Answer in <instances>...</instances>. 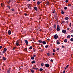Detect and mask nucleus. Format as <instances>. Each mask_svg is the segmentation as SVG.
Masks as SVG:
<instances>
[{
  "mask_svg": "<svg viewBox=\"0 0 73 73\" xmlns=\"http://www.w3.org/2000/svg\"><path fill=\"white\" fill-rule=\"evenodd\" d=\"M64 47H65V46H64L62 45V48H64Z\"/></svg>",
  "mask_w": 73,
  "mask_h": 73,
  "instance_id": "79ce46f5",
  "label": "nucleus"
},
{
  "mask_svg": "<svg viewBox=\"0 0 73 73\" xmlns=\"http://www.w3.org/2000/svg\"><path fill=\"white\" fill-rule=\"evenodd\" d=\"M42 43L44 45H45V44H46V42L45 41H43L42 42Z\"/></svg>",
  "mask_w": 73,
  "mask_h": 73,
  "instance_id": "ddd939ff",
  "label": "nucleus"
},
{
  "mask_svg": "<svg viewBox=\"0 0 73 73\" xmlns=\"http://www.w3.org/2000/svg\"><path fill=\"white\" fill-rule=\"evenodd\" d=\"M8 34L9 35H10L11 34V30H9L8 31Z\"/></svg>",
  "mask_w": 73,
  "mask_h": 73,
  "instance_id": "f8f14e48",
  "label": "nucleus"
},
{
  "mask_svg": "<svg viewBox=\"0 0 73 73\" xmlns=\"http://www.w3.org/2000/svg\"><path fill=\"white\" fill-rule=\"evenodd\" d=\"M48 46V45H47L46 46H45V48H48V46Z\"/></svg>",
  "mask_w": 73,
  "mask_h": 73,
  "instance_id": "58836bf2",
  "label": "nucleus"
},
{
  "mask_svg": "<svg viewBox=\"0 0 73 73\" xmlns=\"http://www.w3.org/2000/svg\"><path fill=\"white\" fill-rule=\"evenodd\" d=\"M12 70V69H11V68H9V70H8L7 71V73H10V72H11V71Z\"/></svg>",
  "mask_w": 73,
  "mask_h": 73,
  "instance_id": "20e7f679",
  "label": "nucleus"
},
{
  "mask_svg": "<svg viewBox=\"0 0 73 73\" xmlns=\"http://www.w3.org/2000/svg\"><path fill=\"white\" fill-rule=\"evenodd\" d=\"M62 33H66V30H63L62 31Z\"/></svg>",
  "mask_w": 73,
  "mask_h": 73,
  "instance_id": "6e6552de",
  "label": "nucleus"
},
{
  "mask_svg": "<svg viewBox=\"0 0 73 73\" xmlns=\"http://www.w3.org/2000/svg\"><path fill=\"white\" fill-rule=\"evenodd\" d=\"M65 73V71H63V73Z\"/></svg>",
  "mask_w": 73,
  "mask_h": 73,
  "instance_id": "338daca9",
  "label": "nucleus"
},
{
  "mask_svg": "<svg viewBox=\"0 0 73 73\" xmlns=\"http://www.w3.org/2000/svg\"><path fill=\"white\" fill-rule=\"evenodd\" d=\"M11 10L12 11H14V9H11Z\"/></svg>",
  "mask_w": 73,
  "mask_h": 73,
  "instance_id": "de8ad7c7",
  "label": "nucleus"
},
{
  "mask_svg": "<svg viewBox=\"0 0 73 73\" xmlns=\"http://www.w3.org/2000/svg\"><path fill=\"white\" fill-rule=\"evenodd\" d=\"M33 56H34V57H36V55H33Z\"/></svg>",
  "mask_w": 73,
  "mask_h": 73,
  "instance_id": "603ef678",
  "label": "nucleus"
},
{
  "mask_svg": "<svg viewBox=\"0 0 73 73\" xmlns=\"http://www.w3.org/2000/svg\"><path fill=\"white\" fill-rule=\"evenodd\" d=\"M69 67V64L65 68V69H66L68 68Z\"/></svg>",
  "mask_w": 73,
  "mask_h": 73,
  "instance_id": "412c9836",
  "label": "nucleus"
},
{
  "mask_svg": "<svg viewBox=\"0 0 73 73\" xmlns=\"http://www.w3.org/2000/svg\"><path fill=\"white\" fill-rule=\"evenodd\" d=\"M2 48H3V47H2V46H0V49H1Z\"/></svg>",
  "mask_w": 73,
  "mask_h": 73,
  "instance_id": "8fccbe9b",
  "label": "nucleus"
},
{
  "mask_svg": "<svg viewBox=\"0 0 73 73\" xmlns=\"http://www.w3.org/2000/svg\"><path fill=\"white\" fill-rule=\"evenodd\" d=\"M54 27L55 29H56V25H54Z\"/></svg>",
  "mask_w": 73,
  "mask_h": 73,
  "instance_id": "72a5a7b5",
  "label": "nucleus"
},
{
  "mask_svg": "<svg viewBox=\"0 0 73 73\" xmlns=\"http://www.w3.org/2000/svg\"><path fill=\"white\" fill-rule=\"evenodd\" d=\"M47 40H48V41H49V40H50V39H49V38H48V39H47Z\"/></svg>",
  "mask_w": 73,
  "mask_h": 73,
  "instance_id": "052dcab7",
  "label": "nucleus"
},
{
  "mask_svg": "<svg viewBox=\"0 0 73 73\" xmlns=\"http://www.w3.org/2000/svg\"><path fill=\"white\" fill-rule=\"evenodd\" d=\"M68 0H66V3H68Z\"/></svg>",
  "mask_w": 73,
  "mask_h": 73,
  "instance_id": "49530a36",
  "label": "nucleus"
},
{
  "mask_svg": "<svg viewBox=\"0 0 73 73\" xmlns=\"http://www.w3.org/2000/svg\"><path fill=\"white\" fill-rule=\"evenodd\" d=\"M64 9H65V10H66L67 9V7H64Z\"/></svg>",
  "mask_w": 73,
  "mask_h": 73,
  "instance_id": "c756f323",
  "label": "nucleus"
},
{
  "mask_svg": "<svg viewBox=\"0 0 73 73\" xmlns=\"http://www.w3.org/2000/svg\"><path fill=\"white\" fill-rule=\"evenodd\" d=\"M50 61H51V62H53V60L52 59H51L50 60Z\"/></svg>",
  "mask_w": 73,
  "mask_h": 73,
  "instance_id": "09e8293b",
  "label": "nucleus"
},
{
  "mask_svg": "<svg viewBox=\"0 0 73 73\" xmlns=\"http://www.w3.org/2000/svg\"><path fill=\"white\" fill-rule=\"evenodd\" d=\"M41 66H44V63H43L42 62V63H41Z\"/></svg>",
  "mask_w": 73,
  "mask_h": 73,
  "instance_id": "2f4dec72",
  "label": "nucleus"
},
{
  "mask_svg": "<svg viewBox=\"0 0 73 73\" xmlns=\"http://www.w3.org/2000/svg\"><path fill=\"white\" fill-rule=\"evenodd\" d=\"M31 60H34L35 59V57L33 56H32L31 57Z\"/></svg>",
  "mask_w": 73,
  "mask_h": 73,
  "instance_id": "6ab92c4d",
  "label": "nucleus"
},
{
  "mask_svg": "<svg viewBox=\"0 0 73 73\" xmlns=\"http://www.w3.org/2000/svg\"><path fill=\"white\" fill-rule=\"evenodd\" d=\"M15 47H14L13 48V50H15Z\"/></svg>",
  "mask_w": 73,
  "mask_h": 73,
  "instance_id": "680f3d73",
  "label": "nucleus"
},
{
  "mask_svg": "<svg viewBox=\"0 0 73 73\" xmlns=\"http://www.w3.org/2000/svg\"><path fill=\"white\" fill-rule=\"evenodd\" d=\"M31 72L32 73H34V70H31Z\"/></svg>",
  "mask_w": 73,
  "mask_h": 73,
  "instance_id": "e433bc0d",
  "label": "nucleus"
},
{
  "mask_svg": "<svg viewBox=\"0 0 73 73\" xmlns=\"http://www.w3.org/2000/svg\"><path fill=\"white\" fill-rule=\"evenodd\" d=\"M66 22L67 23H69V21H67Z\"/></svg>",
  "mask_w": 73,
  "mask_h": 73,
  "instance_id": "0e129e2a",
  "label": "nucleus"
},
{
  "mask_svg": "<svg viewBox=\"0 0 73 73\" xmlns=\"http://www.w3.org/2000/svg\"><path fill=\"white\" fill-rule=\"evenodd\" d=\"M42 40H38V42H39L40 43H41L42 42Z\"/></svg>",
  "mask_w": 73,
  "mask_h": 73,
  "instance_id": "2eb2a0df",
  "label": "nucleus"
},
{
  "mask_svg": "<svg viewBox=\"0 0 73 73\" xmlns=\"http://www.w3.org/2000/svg\"><path fill=\"white\" fill-rule=\"evenodd\" d=\"M28 1H30V0H27Z\"/></svg>",
  "mask_w": 73,
  "mask_h": 73,
  "instance_id": "774afa93",
  "label": "nucleus"
},
{
  "mask_svg": "<svg viewBox=\"0 0 73 73\" xmlns=\"http://www.w3.org/2000/svg\"><path fill=\"white\" fill-rule=\"evenodd\" d=\"M27 6L28 7V8L29 9H31V6H30V4H28Z\"/></svg>",
  "mask_w": 73,
  "mask_h": 73,
  "instance_id": "1a4fd4ad",
  "label": "nucleus"
},
{
  "mask_svg": "<svg viewBox=\"0 0 73 73\" xmlns=\"http://www.w3.org/2000/svg\"><path fill=\"white\" fill-rule=\"evenodd\" d=\"M36 62V61L35 60H33L31 62V63L33 64H34V63H35Z\"/></svg>",
  "mask_w": 73,
  "mask_h": 73,
  "instance_id": "4468645a",
  "label": "nucleus"
},
{
  "mask_svg": "<svg viewBox=\"0 0 73 73\" xmlns=\"http://www.w3.org/2000/svg\"><path fill=\"white\" fill-rule=\"evenodd\" d=\"M33 48V47L32 46H31L29 48V49H32Z\"/></svg>",
  "mask_w": 73,
  "mask_h": 73,
  "instance_id": "c85d7f7f",
  "label": "nucleus"
},
{
  "mask_svg": "<svg viewBox=\"0 0 73 73\" xmlns=\"http://www.w3.org/2000/svg\"><path fill=\"white\" fill-rule=\"evenodd\" d=\"M54 9H52V13H54Z\"/></svg>",
  "mask_w": 73,
  "mask_h": 73,
  "instance_id": "dca6fc26",
  "label": "nucleus"
},
{
  "mask_svg": "<svg viewBox=\"0 0 73 73\" xmlns=\"http://www.w3.org/2000/svg\"><path fill=\"white\" fill-rule=\"evenodd\" d=\"M7 7L8 8H9V9H11V7H10V6H9V5H7Z\"/></svg>",
  "mask_w": 73,
  "mask_h": 73,
  "instance_id": "473e14b6",
  "label": "nucleus"
},
{
  "mask_svg": "<svg viewBox=\"0 0 73 73\" xmlns=\"http://www.w3.org/2000/svg\"><path fill=\"white\" fill-rule=\"evenodd\" d=\"M54 38L55 39H56V40H57V38H58V35H57L56 34L55 35H54Z\"/></svg>",
  "mask_w": 73,
  "mask_h": 73,
  "instance_id": "f257e3e1",
  "label": "nucleus"
},
{
  "mask_svg": "<svg viewBox=\"0 0 73 73\" xmlns=\"http://www.w3.org/2000/svg\"><path fill=\"white\" fill-rule=\"evenodd\" d=\"M33 8L34 9H35V11H37V7H34Z\"/></svg>",
  "mask_w": 73,
  "mask_h": 73,
  "instance_id": "9b49d317",
  "label": "nucleus"
},
{
  "mask_svg": "<svg viewBox=\"0 0 73 73\" xmlns=\"http://www.w3.org/2000/svg\"><path fill=\"white\" fill-rule=\"evenodd\" d=\"M56 43L58 44H60V42H58V41L57 42V43Z\"/></svg>",
  "mask_w": 73,
  "mask_h": 73,
  "instance_id": "4c0bfd02",
  "label": "nucleus"
},
{
  "mask_svg": "<svg viewBox=\"0 0 73 73\" xmlns=\"http://www.w3.org/2000/svg\"><path fill=\"white\" fill-rule=\"evenodd\" d=\"M62 22L63 23V24L65 23V21H62Z\"/></svg>",
  "mask_w": 73,
  "mask_h": 73,
  "instance_id": "ea45409f",
  "label": "nucleus"
},
{
  "mask_svg": "<svg viewBox=\"0 0 73 73\" xmlns=\"http://www.w3.org/2000/svg\"><path fill=\"white\" fill-rule=\"evenodd\" d=\"M4 50L6 52V51H7V48H4Z\"/></svg>",
  "mask_w": 73,
  "mask_h": 73,
  "instance_id": "a878e982",
  "label": "nucleus"
},
{
  "mask_svg": "<svg viewBox=\"0 0 73 73\" xmlns=\"http://www.w3.org/2000/svg\"><path fill=\"white\" fill-rule=\"evenodd\" d=\"M35 68H34V67H33V69H35Z\"/></svg>",
  "mask_w": 73,
  "mask_h": 73,
  "instance_id": "69168bd1",
  "label": "nucleus"
},
{
  "mask_svg": "<svg viewBox=\"0 0 73 73\" xmlns=\"http://www.w3.org/2000/svg\"><path fill=\"white\" fill-rule=\"evenodd\" d=\"M70 40L71 41H72H72H73V38H71L70 39Z\"/></svg>",
  "mask_w": 73,
  "mask_h": 73,
  "instance_id": "f704fd0d",
  "label": "nucleus"
},
{
  "mask_svg": "<svg viewBox=\"0 0 73 73\" xmlns=\"http://www.w3.org/2000/svg\"><path fill=\"white\" fill-rule=\"evenodd\" d=\"M11 1L10 0V1H9V2L7 1L6 2L7 4H9V3H11Z\"/></svg>",
  "mask_w": 73,
  "mask_h": 73,
  "instance_id": "cd10ccee",
  "label": "nucleus"
},
{
  "mask_svg": "<svg viewBox=\"0 0 73 73\" xmlns=\"http://www.w3.org/2000/svg\"><path fill=\"white\" fill-rule=\"evenodd\" d=\"M54 17H55V18H57V15L55 14L54 15Z\"/></svg>",
  "mask_w": 73,
  "mask_h": 73,
  "instance_id": "a211bd4d",
  "label": "nucleus"
},
{
  "mask_svg": "<svg viewBox=\"0 0 73 73\" xmlns=\"http://www.w3.org/2000/svg\"><path fill=\"white\" fill-rule=\"evenodd\" d=\"M59 48H58L57 49V50H59Z\"/></svg>",
  "mask_w": 73,
  "mask_h": 73,
  "instance_id": "13d9d810",
  "label": "nucleus"
},
{
  "mask_svg": "<svg viewBox=\"0 0 73 73\" xmlns=\"http://www.w3.org/2000/svg\"><path fill=\"white\" fill-rule=\"evenodd\" d=\"M55 50L54 49H53V52H55Z\"/></svg>",
  "mask_w": 73,
  "mask_h": 73,
  "instance_id": "3c124183",
  "label": "nucleus"
},
{
  "mask_svg": "<svg viewBox=\"0 0 73 73\" xmlns=\"http://www.w3.org/2000/svg\"><path fill=\"white\" fill-rule=\"evenodd\" d=\"M71 33H73V30H71Z\"/></svg>",
  "mask_w": 73,
  "mask_h": 73,
  "instance_id": "5fc2aeb1",
  "label": "nucleus"
},
{
  "mask_svg": "<svg viewBox=\"0 0 73 73\" xmlns=\"http://www.w3.org/2000/svg\"><path fill=\"white\" fill-rule=\"evenodd\" d=\"M65 19L66 20H68L69 19V17H66L65 18Z\"/></svg>",
  "mask_w": 73,
  "mask_h": 73,
  "instance_id": "aec40b11",
  "label": "nucleus"
},
{
  "mask_svg": "<svg viewBox=\"0 0 73 73\" xmlns=\"http://www.w3.org/2000/svg\"><path fill=\"white\" fill-rule=\"evenodd\" d=\"M67 38H70V35H68L67 36Z\"/></svg>",
  "mask_w": 73,
  "mask_h": 73,
  "instance_id": "bb28decb",
  "label": "nucleus"
},
{
  "mask_svg": "<svg viewBox=\"0 0 73 73\" xmlns=\"http://www.w3.org/2000/svg\"><path fill=\"white\" fill-rule=\"evenodd\" d=\"M3 61H5L7 60V58H6L4 57V56L2 58Z\"/></svg>",
  "mask_w": 73,
  "mask_h": 73,
  "instance_id": "9d476101",
  "label": "nucleus"
},
{
  "mask_svg": "<svg viewBox=\"0 0 73 73\" xmlns=\"http://www.w3.org/2000/svg\"><path fill=\"white\" fill-rule=\"evenodd\" d=\"M25 42L26 43V45H28V42L27 40H25Z\"/></svg>",
  "mask_w": 73,
  "mask_h": 73,
  "instance_id": "0eeeda50",
  "label": "nucleus"
},
{
  "mask_svg": "<svg viewBox=\"0 0 73 73\" xmlns=\"http://www.w3.org/2000/svg\"><path fill=\"white\" fill-rule=\"evenodd\" d=\"M38 69V68H35V69L37 70Z\"/></svg>",
  "mask_w": 73,
  "mask_h": 73,
  "instance_id": "a18cd8bd",
  "label": "nucleus"
},
{
  "mask_svg": "<svg viewBox=\"0 0 73 73\" xmlns=\"http://www.w3.org/2000/svg\"><path fill=\"white\" fill-rule=\"evenodd\" d=\"M71 37H73V35H71Z\"/></svg>",
  "mask_w": 73,
  "mask_h": 73,
  "instance_id": "e2e57ef3",
  "label": "nucleus"
},
{
  "mask_svg": "<svg viewBox=\"0 0 73 73\" xmlns=\"http://www.w3.org/2000/svg\"><path fill=\"white\" fill-rule=\"evenodd\" d=\"M52 54H53V56H54V54H55L54 53H53Z\"/></svg>",
  "mask_w": 73,
  "mask_h": 73,
  "instance_id": "bf43d9fd",
  "label": "nucleus"
},
{
  "mask_svg": "<svg viewBox=\"0 0 73 73\" xmlns=\"http://www.w3.org/2000/svg\"><path fill=\"white\" fill-rule=\"evenodd\" d=\"M24 50L25 51H27V48H25L24 49Z\"/></svg>",
  "mask_w": 73,
  "mask_h": 73,
  "instance_id": "37998d69",
  "label": "nucleus"
},
{
  "mask_svg": "<svg viewBox=\"0 0 73 73\" xmlns=\"http://www.w3.org/2000/svg\"><path fill=\"white\" fill-rule=\"evenodd\" d=\"M61 13L62 14V15H63V14L64 13V11H63V10H61Z\"/></svg>",
  "mask_w": 73,
  "mask_h": 73,
  "instance_id": "5701e85b",
  "label": "nucleus"
},
{
  "mask_svg": "<svg viewBox=\"0 0 73 73\" xmlns=\"http://www.w3.org/2000/svg\"><path fill=\"white\" fill-rule=\"evenodd\" d=\"M67 41H68V40L66 39H65L64 40V42H67Z\"/></svg>",
  "mask_w": 73,
  "mask_h": 73,
  "instance_id": "f3484780",
  "label": "nucleus"
},
{
  "mask_svg": "<svg viewBox=\"0 0 73 73\" xmlns=\"http://www.w3.org/2000/svg\"><path fill=\"white\" fill-rule=\"evenodd\" d=\"M45 66H46V68H48L49 66V64H46Z\"/></svg>",
  "mask_w": 73,
  "mask_h": 73,
  "instance_id": "423d86ee",
  "label": "nucleus"
},
{
  "mask_svg": "<svg viewBox=\"0 0 73 73\" xmlns=\"http://www.w3.org/2000/svg\"><path fill=\"white\" fill-rule=\"evenodd\" d=\"M25 16H27V13H25Z\"/></svg>",
  "mask_w": 73,
  "mask_h": 73,
  "instance_id": "6e6d98bb",
  "label": "nucleus"
},
{
  "mask_svg": "<svg viewBox=\"0 0 73 73\" xmlns=\"http://www.w3.org/2000/svg\"><path fill=\"white\" fill-rule=\"evenodd\" d=\"M1 7H3V6L4 5V4H3L2 3H1Z\"/></svg>",
  "mask_w": 73,
  "mask_h": 73,
  "instance_id": "c9c22d12",
  "label": "nucleus"
},
{
  "mask_svg": "<svg viewBox=\"0 0 73 73\" xmlns=\"http://www.w3.org/2000/svg\"><path fill=\"white\" fill-rule=\"evenodd\" d=\"M15 44L17 46H20V45H19V42L18 41H17L16 42Z\"/></svg>",
  "mask_w": 73,
  "mask_h": 73,
  "instance_id": "39448f33",
  "label": "nucleus"
},
{
  "mask_svg": "<svg viewBox=\"0 0 73 73\" xmlns=\"http://www.w3.org/2000/svg\"><path fill=\"white\" fill-rule=\"evenodd\" d=\"M68 7H71V6H72V5H71V4H68Z\"/></svg>",
  "mask_w": 73,
  "mask_h": 73,
  "instance_id": "7c9ffc66",
  "label": "nucleus"
},
{
  "mask_svg": "<svg viewBox=\"0 0 73 73\" xmlns=\"http://www.w3.org/2000/svg\"><path fill=\"white\" fill-rule=\"evenodd\" d=\"M46 4H47V5H49V1H47Z\"/></svg>",
  "mask_w": 73,
  "mask_h": 73,
  "instance_id": "b1692460",
  "label": "nucleus"
},
{
  "mask_svg": "<svg viewBox=\"0 0 73 73\" xmlns=\"http://www.w3.org/2000/svg\"><path fill=\"white\" fill-rule=\"evenodd\" d=\"M67 30H68V31L69 30V28H67Z\"/></svg>",
  "mask_w": 73,
  "mask_h": 73,
  "instance_id": "4d7b16f0",
  "label": "nucleus"
},
{
  "mask_svg": "<svg viewBox=\"0 0 73 73\" xmlns=\"http://www.w3.org/2000/svg\"><path fill=\"white\" fill-rule=\"evenodd\" d=\"M43 70V69L42 68H40L39 69V71H40V72H41V71H42Z\"/></svg>",
  "mask_w": 73,
  "mask_h": 73,
  "instance_id": "393cba45",
  "label": "nucleus"
},
{
  "mask_svg": "<svg viewBox=\"0 0 73 73\" xmlns=\"http://www.w3.org/2000/svg\"><path fill=\"white\" fill-rule=\"evenodd\" d=\"M57 31H60V26L59 25H58L57 26V29H56Z\"/></svg>",
  "mask_w": 73,
  "mask_h": 73,
  "instance_id": "f03ea898",
  "label": "nucleus"
},
{
  "mask_svg": "<svg viewBox=\"0 0 73 73\" xmlns=\"http://www.w3.org/2000/svg\"><path fill=\"white\" fill-rule=\"evenodd\" d=\"M19 70H20L21 69V68L20 67H19Z\"/></svg>",
  "mask_w": 73,
  "mask_h": 73,
  "instance_id": "864d4df0",
  "label": "nucleus"
},
{
  "mask_svg": "<svg viewBox=\"0 0 73 73\" xmlns=\"http://www.w3.org/2000/svg\"><path fill=\"white\" fill-rule=\"evenodd\" d=\"M37 4L38 5H39V4H40V2L39 1H38L37 2Z\"/></svg>",
  "mask_w": 73,
  "mask_h": 73,
  "instance_id": "4be33fe9",
  "label": "nucleus"
},
{
  "mask_svg": "<svg viewBox=\"0 0 73 73\" xmlns=\"http://www.w3.org/2000/svg\"><path fill=\"white\" fill-rule=\"evenodd\" d=\"M3 53H5V52H6V51H4V50L3 51Z\"/></svg>",
  "mask_w": 73,
  "mask_h": 73,
  "instance_id": "a19ab883",
  "label": "nucleus"
},
{
  "mask_svg": "<svg viewBox=\"0 0 73 73\" xmlns=\"http://www.w3.org/2000/svg\"><path fill=\"white\" fill-rule=\"evenodd\" d=\"M72 26V23H70V27H71Z\"/></svg>",
  "mask_w": 73,
  "mask_h": 73,
  "instance_id": "c03bdc74",
  "label": "nucleus"
},
{
  "mask_svg": "<svg viewBox=\"0 0 73 73\" xmlns=\"http://www.w3.org/2000/svg\"><path fill=\"white\" fill-rule=\"evenodd\" d=\"M52 53L50 52V53H47V55L48 56H51L52 55Z\"/></svg>",
  "mask_w": 73,
  "mask_h": 73,
  "instance_id": "7ed1b4c3",
  "label": "nucleus"
}]
</instances>
